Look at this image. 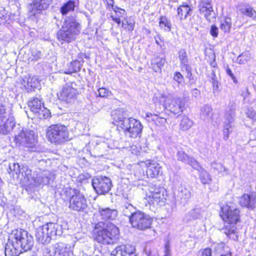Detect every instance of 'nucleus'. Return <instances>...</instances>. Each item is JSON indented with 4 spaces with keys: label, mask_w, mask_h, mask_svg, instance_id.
<instances>
[{
    "label": "nucleus",
    "mask_w": 256,
    "mask_h": 256,
    "mask_svg": "<svg viewBox=\"0 0 256 256\" xmlns=\"http://www.w3.org/2000/svg\"><path fill=\"white\" fill-rule=\"evenodd\" d=\"M33 237L23 229H16L10 234L5 247L6 256H18L32 249Z\"/></svg>",
    "instance_id": "obj_1"
},
{
    "label": "nucleus",
    "mask_w": 256,
    "mask_h": 256,
    "mask_svg": "<svg viewBox=\"0 0 256 256\" xmlns=\"http://www.w3.org/2000/svg\"><path fill=\"white\" fill-rule=\"evenodd\" d=\"M220 216L222 220L227 222L222 228L224 232L230 238L236 240L238 236L236 234L235 225L240 220L239 210L225 205L221 208Z\"/></svg>",
    "instance_id": "obj_2"
},
{
    "label": "nucleus",
    "mask_w": 256,
    "mask_h": 256,
    "mask_svg": "<svg viewBox=\"0 0 256 256\" xmlns=\"http://www.w3.org/2000/svg\"><path fill=\"white\" fill-rule=\"evenodd\" d=\"M94 232L96 242L104 244H113L119 237V230L112 224L99 222L96 225Z\"/></svg>",
    "instance_id": "obj_3"
},
{
    "label": "nucleus",
    "mask_w": 256,
    "mask_h": 256,
    "mask_svg": "<svg viewBox=\"0 0 256 256\" xmlns=\"http://www.w3.org/2000/svg\"><path fill=\"white\" fill-rule=\"evenodd\" d=\"M80 24L74 16L66 17L62 28L58 32L57 36L58 40L70 42L75 40L80 32Z\"/></svg>",
    "instance_id": "obj_4"
},
{
    "label": "nucleus",
    "mask_w": 256,
    "mask_h": 256,
    "mask_svg": "<svg viewBox=\"0 0 256 256\" xmlns=\"http://www.w3.org/2000/svg\"><path fill=\"white\" fill-rule=\"evenodd\" d=\"M14 142L16 146L32 148L38 142V136L33 130L23 128L15 134Z\"/></svg>",
    "instance_id": "obj_5"
},
{
    "label": "nucleus",
    "mask_w": 256,
    "mask_h": 256,
    "mask_svg": "<svg viewBox=\"0 0 256 256\" xmlns=\"http://www.w3.org/2000/svg\"><path fill=\"white\" fill-rule=\"evenodd\" d=\"M46 136L52 143L60 144L69 138V133L67 128L60 124L52 125L48 128Z\"/></svg>",
    "instance_id": "obj_6"
},
{
    "label": "nucleus",
    "mask_w": 256,
    "mask_h": 256,
    "mask_svg": "<svg viewBox=\"0 0 256 256\" xmlns=\"http://www.w3.org/2000/svg\"><path fill=\"white\" fill-rule=\"evenodd\" d=\"M16 126L14 116L0 103V134H7Z\"/></svg>",
    "instance_id": "obj_7"
},
{
    "label": "nucleus",
    "mask_w": 256,
    "mask_h": 256,
    "mask_svg": "<svg viewBox=\"0 0 256 256\" xmlns=\"http://www.w3.org/2000/svg\"><path fill=\"white\" fill-rule=\"evenodd\" d=\"M130 222L133 228L144 230L150 227L152 219L148 215L140 211H136L130 218Z\"/></svg>",
    "instance_id": "obj_8"
},
{
    "label": "nucleus",
    "mask_w": 256,
    "mask_h": 256,
    "mask_svg": "<svg viewBox=\"0 0 256 256\" xmlns=\"http://www.w3.org/2000/svg\"><path fill=\"white\" fill-rule=\"evenodd\" d=\"M31 111L40 119H46L50 116V111L44 106V104L40 97H34L28 102Z\"/></svg>",
    "instance_id": "obj_9"
},
{
    "label": "nucleus",
    "mask_w": 256,
    "mask_h": 256,
    "mask_svg": "<svg viewBox=\"0 0 256 256\" xmlns=\"http://www.w3.org/2000/svg\"><path fill=\"white\" fill-rule=\"evenodd\" d=\"M143 126L141 122L132 118L126 120L124 126L122 128L125 134L131 138H136L141 136Z\"/></svg>",
    "instance_id": "obj_10"
},
{
    "label": "nucleus",
    "mask_w": 256,
    "mask_h": 256,
    "mask_svg": "<svg viewBox=\"0 0 256 256\" xmlns=\"http://www.w3.org/2000/svg\"><path fill=\"white\" fill-rule=\"evenodd\" d=\"M69 208L77 212H84L88 207L84 196L80 192H76L70 199Z\"/></svg>",
    "instance_id": "obj_11"
},
{
    "label": "nucleus",
    "mask_w": 256,
    "mask_h": 256,
    "mask_svg": "<svg viewBox=\"0 0 256 256\" xmlns=\"http://www.w3.org/2000/svg\"><path fill=\"white\" fill-rule=\"evenodd\" d=\"M92 185L98 194H104L110 190L112 182L108 177L99 176L93 178Z\"/></svg>",
    "instance_id": "obj_12"
},
{
    "label": "nucleus",
    "mask_w": 256,
    "mask_h": 256,
    "mask_svg": "<svg viewBox=\"0 0 256 256\" xmlns=\"http://www.w3.org/2000/svg\"><path fill=\"white\" fill-rule=\"evenodd\" d=\"M234 110L230 109L226 111L224 114V120L223 126V138L226 140L229 138V134L234 130Z\"/></svg>",
    "instance_id": "obj_13"
},
{
    "label": "nucleus",
    "mask_w": 256,
    "mask_h": 256,
    "mask_svg": "<svg viewBox=\"0 0 256 256\" xmlns=\"http://www.w3.org/2000/svg\"><path fill=\"white\" fill-rule=\"evenodd\" d=\"M164 192L165 190L162 188H151L146 195L149 203L156 205L163 204L166 200Z\"/></svg>",
    "instance_id": "obj_14"
},
{
    "label": "nucleus",
    "mask_w": 256,
    "mask_h": 256,
    "mask_svg": "<svg viewBox=\"0 0 256 256\" xmlns=\"http://www.w3.org/2000/svg\"><path fill=\"white\" fill-rule=\"evenodd\" d=\"M164 100V106L172 112L174 114H180L184 110V107L182 106L180 100L176 98L171 100L170 96L162 94L160 97Z\"/></svg>",
    "instance_id": "obj_15"
},
{
    "label": "nucleus",
    "mask_w": 256,
    "mask_h": 256,
    "mask_svg": "<svg viewBox=\"0 0 256 256\" xmlns=\"http://www.w3.org/2000/svg\"><path fill=\"white\" fill-rule=\"evenodd\" d=\"M77 94V90L73 86V84H66L58 94V96L62 100L70 102L76 98Z\"/></svg>",
    "instance_id": "obj_16"
},
{
    "label": "nucleus",
    "mask_w": 256,
    "mask_h": 256,
    "mask_svg": "<svg viewBox=\"0 0 256 256\" xmlns=\"http://www.w3.org/2000/svg\"><path fill=\"white\" fill-rule=\"evenodd\" d=\"M198 8L200 13L203 14L209 22L215 18L210 0H200Z\"/></svg>",
    "instance_id": "obj_17"
},
{
    "label": "nucleus",
    "mask_w": 256,
    "mask_h": 256,
    "mask_svg": "<svg viewBox=\"0 0 256 256\" xmlns=\"http://www.w3.org/2000/svg\"><path fill=\"white\" fill-rule=\"evenodd\" d=\"M145 164L147 168L146 174L148 177L154 178L159 175L162 171V167L156 162L152 160H146Z\"/></svg>",
    "instance_id": "obj_18"
},
{
    "label": "nucleus",
    "mask_w": 256,
    "mask_h": 256,
    "mask_svg": "<svg viewBox=\"0 0 256 256\" xmlns=\"http://www.w3.org/2000/svg\"><path fill=\"white\" fill-rule=\"evenodd\" d=\"M134 251L135 248L132 245H122L112 250L110 256H136Z\"/></svg>",
    "instance_id": "obj_19"
},
{
    "label": "nucleus",
    "mask_w": 256,
    "mask_h": 256,
    "mask_svg": "<svg viewBox=\"0 0 256 256\" xmlns=\"http://www.w3.org/2000/svg\"><path fill=\"white\" fill-rule=\"evenodd\" d=\"M193 169L198 174L200 181L202 184H210L211 182L212 179L210 174L200 166L196 161L193 160Z\"/></svg>",
    "instance_id": "obj_20"
},
{
    "label": "nucleus",
    "mask_w": 256,
    "mask_h": 256,
    "mask_svg": "<svg viewBox=\"0 0 256 256\" xmlns=\"http://www.w3.org/2000/svg\"><path fill=\"white\" fill-rule=\"evenodd\" d=\"M54 178V174L48 170H44L34 178L36 186L46 185L50 182V180Z\"/></svg>",
    "instance_id": "obj_21"
},
{
    "label": "nucleus",
    "mask_w": 256,
    "mask_h": 256,
    "mask_svg": "<svg viewBox=\"0 0 256 256\" xmlns=\"http://www.w3.org/2000/svg\"><path fill=\"white\" fill-rule=\"evenodd\" d=\"M44 226L46 228L44 230L46 231L50 236V240L52 237L60 236L62 234V226L57 223L48 222Z\"/></svg>",
    "instance_id": "obj_22"
},
{
    "label": "nucleus",
    "mask_w": 256,
    "mask_h": 256,
    "mask_svg": "<svg viewBox=\"0 0 256 256\" xmlns=\"http://www.w3.org/2000/svg\"><path fill=\"white\" fill-rule=\"evenodd\" d=\"M242 206L252 209L256 206V196L253 194H244L240 198Z\"/></svg>",
    "instance_id": "obj_23"
},
{
    "label": "nucleus",
    "mask_w": 256,
    "mask_h": 256,
    "mask_svg": "<svg viewBox=\"0 0 256 256\" xmlns=\"http://www.w3.org/2000/svg\"><path fill=\"white\" fill-rule=\"evenodd\" d=\"M98 212L101 219L102 220H114L118 216V211L115 209L100 207L98 209Z\"/></svg>",
    "instance_id": "obj_24"
},
{
    "label": "nucleus",
    "mask_w": 256,
    "mask_h": 256,
    "mask_svg": "<svg viewBox=\"0 0 256 256\" xmlns=\"http://www.w3.org/2000/svg\"><path fill=\"white\" fill-rule=\"evenodd\" d=\"M112 116L113 118L114 124L122 128L124 126L126 120H128V118L125 117L124 112L122 109L114 110L112 112Z\"/></svg>",
    "instance_id": "obj_25"
},
{
    "label": "nucleus",
    "mask_w": 256,
    "mask_h": 256,
    "mask_svg": "<svg viewBox=\"0 0 256 256\" xmlns=\"http://www.w3.org/2000/svg\"><path fill=\"white\" fill-rule=\"evenodd\" d=\"M45 228L44 225L39 226L36 230V237L38 242L42 244H47L50 242V236L48 234L47 232L44 230Z\"/></svg>",
    "instance_id": "obj_26"
},
{
    "label": "nucleus",
    "mask_w": 256,
    "mask_h": 256,
    "mask_svg": "<svg viewBox=\"0 0 256 256\" xmlns=\"http://www.w3.org/2000/svg\"><path fill=\"white\" fill-rule=\"evenodd\" d=\"M38 83V79L34 76H24L21 81L22 84L28 92L34 90Z\"/></svg>",
    "instance_id": "obj_27"
},
{
    "label": "nucleus",
    "mask_w": 256,
    "mask_h": 256,
    "mask_svg": "<svg viewBox=\"0 0 256 256\" xmlns=\"http://www.w3.org/2000/svg\"><path fill=\"white\" fill-rule=\"evenodd\" d=\"M50 0H33L30 9L35 14L37 12L46 9L50 4Z\"/></svg>",
    "instance_id": "obj_28"
},
{
    "label": "nucleus",
    "mask_w": 256,
    "mask_h": 256,
    "mask_svg": "<svg viewBox=\"0 0 256 256\" xmlns=\"http://www.w3.org/2000/svg\"><path fill=\"white\" fill-rule=\"evenodd\" d=\"M54 256H66L68 254L69 248L68 245L62 242H58L53 247Z\"/></svg>",
    "instance_id": "obj_29"
},
{
    "label": "nucleus",
    "mask_w": 256,
    "mask_h": 256,
    "mask_svg": "<svg viewBox=\"0 0 256 256\" xmlns=\"http://www.w3.org/2000/svg\"><path fill=\"white\" fill-rule=\"evenodd\" d=\"M200 118L204 121L210 122L212 117V109L208 104H204L200 108Z\"/></svg>",
    "instance_id": "obj_30"
},
{
    "label": "nucleus",
    "mask_w": 256,
    "mask_h": 256,
    "mask_svg": "<svg viewBox=\"0 0 256 256\" xmlns=\"http://www.w3.org/2000/svg\"><path fill=\"white\" fill-rule=\"evenodd\" d=\"M178 16L180 20H186L190 17L191 20V8L188 4L180 5L177 9Z\"/></svg>",
    "instance_id": "obj_31"
},
{
    "label": "nucleus",
    "mask_w": 256,
    "mask_h": 256,
    "mask_svg": "<svg viewBox=\"0 0 256 256\" xmlns=\"http://www.w3.org/2000/svg\"><path fill=\"white\" fill-rule=\"evenodd\" d=\"M113 11L114 14H111L110 18L114 21L120 24L121 23L120 18L124 17L126 16V12L125 10L118 8L117 6H114Z\"/></svg>",
    "instance_id": "obj_32"
},
{
    "label": "nucleus",
    "mask_w": 256,
    "mask_h": 256,
    "mask_svg": "<svg viewBox=\"0 0 256 256\" xmlns=\"http://www.w3.org/2000/svg\"><path fill=\"white\" fill-rule=\"evenodd\" d=\"M179 59L182 65V68L185 69L188 72V74L190 76H192L190 67L188 64V60L186 58V54L184 50H180L179 52Z\"/></svg>",
    "instance_id": "obj_33"
},
{
    "label": "nucleus",
    "mask_w": 256,
    "mask_h": 256,
    "mask_svg": "<svg viewBox=\"0 0 256 256\" xmlns=\"http://www.w3.org/2000/svg\"><path fill=\"white\" fill-rule=\"evenodd\" d=\"M165 62L166 60L163 58L155 57L153 58L152 60L151 64L154 70L156 72L160 71Z\"/></svg>",
    "instance_id": "obj_34"
},
{
    "label": "nucleus",
    "mask_w": 256,
    "mask_h": 256,
    "mask_svg": "<svg viewBox=\"0 0 256 256\" xmlns=\"http://www.w3.org/2000/svg\"><path fill=\"white\" fill-rule=\"evenodd\" d=\"M75 2L74 0H70L60 8V12L62 15L66 14L68 12L74 11L75 8Z\"/></svg>",
    "instance_id": "obj_35"
},
{
    "label": "nucleus",
    "mask_w": 256,
    "mask_h": 256,
    "mask_svg": "<svg viewBox=\"0 0 256 256\" xmlns=\"http://www.w3.org/2000/svg\"><path fill=\"white\" fill-rule=\"evenodd\" d=\"M240 14L256 20V12L250 6H244L240 9Z\"/></svg>",
    "instance_id": "obj_36"
},
{
    "label": "nucleus",
    "mask_w": 256,
    "mask_h": 256,
    "mask_svg": "<svg viewBox=\"0 0 256 256\" xmlns=\"http://www.w3.org/2000/svg\"><path fill=\"white\" fill-rule=\"evenodd\" d=\"M232 26V20L230 17H225L221 20L220 28L224 32H229Z\"/></svg>",
    "instance_id": "obj_37"
},
{
    "label": "nucleus",
    "mask_w": 256,
    "mask_h": 256,
    "mask_svg": "<svg viewBox=\"0 0 256 256\" xmlns=\"http://www.w3.org/2000/svg\"><path fill=\"white\" fill-rule=\"evenodd\" d=\"M136 212L135 208L132 205L128 204L124 206L122 212L124 216L128 218L129 222Z\"/></svg>",
    "instance_id": "obj_38"
},
{
    "label": "nucleus",
    "mask_w": 256,
    "mask_h": 256,
    "mask_svg": "<svg viewBox=\"0 0 256 256\" xmlns=\"http://www.w3.org/2000/svg\"><path fill=\"white\" fill-rule=\"evenodd\" d=\"M159 26L165 31H170L171 29V24L168 18L164 16L160 18Z\"/></svg>",
    "instance_id": "obj_39"
},
{
    "label": "nucleus",
    "mask_w": 256,
    "mask_h": 256,
    "mask_svg": "<svg viewBox=\"0 0 256 256\" xmlns=\"http://www.w3.org/2000/svg\"><path fill=\"white\" fill-rule=\"evenodd\" d=\"M126 23H122V27L128 30L132 31L134 29L135 22L134 18L132 17H130L124 19Z\"/></svg>",
    "instance_id": "obj_40"
},
{
    "label": "nucleus",
    "mask_w": 256,
    "mask_h": 256,
    "mask_svg": "<svg viewBox=\"0 0 256 256\" xmlns=\"http://www.w3.org/2000/svg\"><path fill=\"white\" fill-rule=\"evenodd\" d=\"M211 166L214 170H217L218 173L223 174L224 172L226 174H228V170L220 162H212Z\"/></svg>",
    "instance_id": "obj_41"
},
{
    "label": "nucleus",
    "mask_w": 256,
    "mask_h": 256,
    "mask_svg": "<svg viewBox=\"0 0 256 256\" xmlns=\"http://www.w3.org/2000/svg\"><path fill=\"white\" fill-rule=\"evenodd\" d=\"M251 54L250 52L246 51L242 52L237 58V62L240 64H244L250 60Z\"/></svg>",
    "instance_id": "obj_42"
},
{
    "label": "nucleus",
    "mask_w": 256,
    "mask_h": 256,
    "mask_svg": "<svg viewBox=\"0 0 256 256\" xmlns=\"http://www.w3.org/2000/svg\"><path fill=\"white\" fill-rule=\"evenodd\" d=\"M0 19L4 20L2 22L4 23H9L8 21L10 20V16L8 14V12L3 8H1L0 9Z\"/></svg>",
    "instance_id": "obj_43"
},
{
    "label": "nucleus",
    "mask_w": 256,
    "mask_h": 256,
    "mask_svg": "<svg viewBox=\"0 0 256 256\" xmlns=\"http://www.w3.org/2000/svg\"><path fill=\"white\" fill-rule=\"evenodd\" d=\"M9 170H10V171L8 172L9 174L12 172H14L16 174H20L22 170V168H20V166L18 163H12V164H10Z\"/></svg>",
    "instance_id": "obj_44"
},
{
    "label": "nucleus",
    "mask_w": 256,
    "mask_h": 256,
    "mask_svg": "<svg viewBox=\"0 0 256 256\" xmlns=\"http://www.w3.org/2000/svg\"><path fill=\"white\" fill-rule=\"evenodd\" d=\"M212 87H213V91L214 92H216L218 90V82L216 78L215 72L212 70Z\"/></svg>",
    "instance_id": "obj_45"
},
{
    "label": "nucleus",
    "mask_w": 256,
    "mask_h": 256,
    "mask_svg": "<svg viewBox=\"0 0 256 256\" xmlns=\"http://www.w3.org/2000/svg\"><path fill=\"white\" fill-rule=\"evenodd\" d=\"M22 176L26 180V181L30 180V178L31 176V170L27 168H22L21 172Z\"/></svg>",
    "instance_id": "obj_46"
},
{
    "label": "nucleus",
    "mask_w": 256,
    "mask_h": 256,
    "mask_svg": "<svg viewBox=\"0 0 256 256\" xmlns=\"http://www.w3.org/2000/svg\"><path fill=\"white\" fill-rule=\"evenodd\" d=\"M98 92L100 97H107L111 94V92L107 89L102 88L98 89Z\"/></svg>",
    "instance_id": "obj_47"
},
{
    "label": "nucleus",
    "mask_w": 256,
    "mask_h": 256,
    "mask_svg": "<svg viewBox=\"0 0 256 256\" xmlns=\"http://www.w3.org/2000/svg\"><path fill=\"white\" fill-rule=\"evenodd\" d=\"M247 117L256 122V112L252 108H248L246 112Z\"/></svg>",
    "instance_id": "obj_48"
},
{
    "label": "nucleus",
    "mask_w": 256,
    "mask_h": 256,
    "mask_svg": "<svg viewBox=\"0 0 256 256\" xmlns=\"http://www.w3.org/2000/svg\"><path fill=\"white\" fill-rule=\"evenodd\" d=\"M130 150L132 154L134 155H140L141 152L140 146L137 145H132L130 146Z\"/></svg>",
    "instance_id": "obj_49"
},
{
    "label": "nucleus",
    "mask_w": 256,
    "mask_h": 256,
    "mask_svg": "<svg viewBox=\"0 0 256 256\" xmlns=\"http://www.w3.org/2000/svg\"><path fill=\"white\" fill-rule=\"evenodd\" d=\"M41 52L40 51H33L32 54V60L34 61H37L41 58Z\"/></svg>",
    "instance_id": "obj_50"
},
{
    "label": "nucleus",
    "mask_w": 256,
    "mask_h": 256,
    "mask_svg": "<svg viewBox=\"0 0 256 256\" xmlns=\"http://www.w3.org/2000/svg\"><path fill=\"white\" fill-rule=\"evenodd\" d=\"M210 34L214 38H216L218 36V28L216 26L212 25L211 26L210 30Z\"/></svg>",
    "instance_id": "obj_51"
},
{
    "label": "nucleus",
    "mask_w": 256,
    "mask_h": 256,
    "mask_svg": "<svg viewBox=\"0 0 256 256\" xmlns=\"http://www.w3.org/2000/svg\"><path fill=\"white\" fill-rule=\"evenodd\" d=\"M177 156L178 160L181 161H185L188 158L186 154L182 152H178Z\"/></svg>",
    "instance_id": "obj_52"
},
{
    "label": "nucleus",
    "mask_w": 256,
    "mask_h": 256,
    "mask_svg": "<svg viewBox=\"0 0 256 256\" xmlns=\"http://www.w3.org/2000/svg\"><path fill=\"white\" fill-rule=\"evenodd\" d=\"M174 79L178 83H180L183 80V77L180 72H177L175 73Z\"/></svg>",
    "instance_id": "obj_53"
},
{
    "label": "nucleus",
    "mask_w": 256,
    "mask_h": 256,
    "mask_svg": "<svg viewBox=\"0 0 256 256\" xmlns=\"http://www.w3.org/2000/svg\"><path fill=\"white\" fill-rule=\"evenodd\" d=\"M226 74L228 75L232 78V79L233 80V81L234 83L236 84L238 82L236 78L235 77L234 74H232V70L229 68H227L226 69Z\"/></svg>",
    "instance_id": "obj_54"
},
{
    "label": "nucleus",
    "mask_w": 256,
    "mask_h": 256,
    "mask_svg": "<svg viewBox=\"0 0 256 256\" xmlns=\"http://www.w3.org/2000/svg\"><path fill=\"white\" fill-rule=\"evenodd\" d=\"M106 8L108 9H112L114 10V0H106Z\"/></svg>",
    "instance_id": "obj_55"
},
{
    "label": "nucleus",
    "mask_w": 256,
    "mask_h": 256,
    "mask_svg": "<svg viewBox=\"0 0 256 256\" xmlns=\"http://www.w3.org/2000/svg\"><path fill=\"white\" fill-rule=\"evenodd\" d=\"M212 251L210 248H206L204 250L202 253V256H211Z\"/></svg>",
    "instance_id": "obj_56"
},
{
    "label": "nucleus",
    "mask_w": 256,
    "mask_h": 256,
    "mask_svg": "<svg viewBox=\"0 0 256 256\" xmlns=\"http://www.w3.org/2000/svg\"><path fill=\"white\" fill-rule=\"evenodd\" d=\"M250 95V92H248V88H246L245 90L242 92V96L244 98V101L246 100V98Z\"/></svg>",
    "instance_id": "obj_57"
},
{
    "label": "nucleus",
    "mask_w": 256,
    "mask_h": 256,
    "mask_svg": "<svg viewBox=\"0 0 256 256\" xmlns=\"http://www.w3.org/2000/svg\"><path fill=\"white\" fill-rule=\"evenodd\" d=\"M170 246L168 244H166L165 246V256H170Z\"/></svg>",
    "instance_id": "obj_58"
},
{
    "label": "nucleus",
    "mask_w": 256,
    "mask_h": 256,
    "mask_svg": "<svg viewBox=\"0 0 256 256\" xmlns=\"http://www.w3.org/2000/svg\"><path fill=\"white\" fill-rule=\"evenodd\" d=\"M200 94V91L198 90L197 89L193 90V96L194 95L195 96H198Z\"/></svg>",
    "instance_id": "obj_59"
},
{
    "label": "nucleus",
    "mask_w": 256,
    "mask_h": 256,
    "mask_svg": "<svg viewBox=\"0 0 256 256\" xmlns=\"http://www.w3.org/2000/svg\"><path fill=\"white\" fill-rule=\"evenodd\" d=\"M76 68H73L71 70H68V72H65L66 74H72V72H76Z\"/></svg>",
    "instance_id": "obj_60"
},
{
    "label": "nucleus",
    "mask_w": 256,
    "mask_h": 256,
    "mask_svg": "<svg viewBox=\"0 0 256 256\" xmlns=\"http://www.w3.org/2000/svg\"><path fill=\"white\" fill-rule=\"evenodd\" d=\"M210 66L213 68H215L216 66V63L215 62L214 60L211 62Z\"/></svg>",
    "instance_id": "obj_61"
},
{
    "label": "nucleus",
    "mask_w": 256,
    "mask_h": 256,
    "mask_svg": "<svg viewBox=\"0 0 256 256\" xmlns=\"http://www.w3.org/2000/svg\"><path fill=\"white\" fill-rule=\"evenodd\" d=\"M186 118H184L182 120V122H181V126H182L184 123H185L186 122Z\"/></svg>",
    "instance_id": "obj_62"
},
{
    "label": "nucleus",
    "mask_w": 256,
    "mask_h": 256,
    "mask_svg": "<svg viewBox=\"0 0 256 256\" xmlns=\"http://www.w3.org/2000/svg\"><path fill=\"white\" fill-rule=\"evenodd\" d=\"M152 116V114L151 113H150V112H148L146 114V116L148 117V118H149V117H150Z\"/></svg>",
    "instance_id": "obj_63"
},
{
    "label": "nucleus",
    "mask_w": 256,
    "mask_h": 256,
    "mask_svg": "<svg viewBox=\"0 0 256 256\" xmlns=\"http://www.w3.org/2000/svg\"><path fill=\"white\" fill-rule=\"evenodd\" d=\"M221 256H231L230 254H228L225 255L222 254Z\"/></svg>",
    "instance_id": "obj_64"
}]
</instances>
